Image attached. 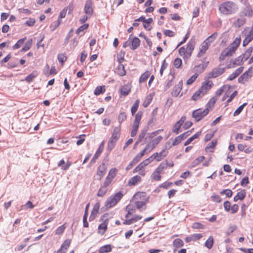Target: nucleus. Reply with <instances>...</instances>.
<instances>
[{
	"instance_id": "nucleus-1",
	"label": "nucleus",
	"mask_w": 253,
	"mask_h": 253,
	"mask_svg": "<svg viewBox=\"0 0 253 253\" xmlns=\"http://www.w3.org/2000/svg\"><path fill=\"white\" fill-rule=\"evenodd\" d=\"M220 12L223 15L235 13L238 9V5L234 2L228 1L221 3L218 7Z\"/></svg>"
},
{
	"instance_id": "nucleus-2",
	"label": "nucleus",
	"mask_w": 253,
	"mask_h": 253,
	"mask_svg": "<svg viewBox=\"0 0 253 253\" xmlns=\"http://www.w3.org/2000/svg\"><path fill=\"white\" fill-rule=\"evenodd\" d=\"M133 199L135 200V205L140 211L142 212L146 210V203L148 202V198L144 193L138 192L133 196Z\"/></svg>"
},
{
	"instance_id": "nucleus-3",
	"label": "nucleus",
	"mask_w": 253,
	"mask_h": 253,
	"mask_svg": "<svg viewBox=\"0 0 253 253\" xmlns=\"http://www.w3.org/2000/svg\"><path fill=\"white\" fill-rule=\"evenodd\" d=\"M240 42L241 38H236L226 49L221 52L219 58V61L224 60L227 56H231L238 48Z\"/></svg>"
},
{
	"instance_id": "nucleus-4",
	"label": "nucleus",
	"mask_w": 253,
	"mask_h": 253,
	"mask_svg": "<svg viewBox=\"0 0 253 253\" xmlns=\"http://www.w3.org/2000/svg\"><path fill=\"white\" fill-rule=\"evenodd\" d=\"M123 196V193L121 192H119L109 197L105 202L106 208L109 209L114 206L121 199Z\"/></svg>"
},
{
	"instance_id": "nucleus-5",
	"label": "nucleus",
	"mask_w": 253,
	"mask_h": 253,
	"mask_svg": "<svg viewBox=\"0 0 253 253\" xmlns=\"http://www.w3.org/2000/svg\"><path fill=\"white\" fill-rule=\"evenodd\" d=\"M209 112V109L208 108H206L204 110L202 109H198L193 112L192 117L195 119L196 122H198L206 116Z\"/></svg>"
},
{
	"instance_id": "nucleus-6",
	"label": "nucleus",
	"mask_w": 253,
	"mask_h": 253,
	"mask_svg": "<svg viewBox=\"0 0 253 253\" xmlns=\"http://www.w3.org/2000/svg\"><path fill=\"white\" fill-rule=\"evenodd\" d=\"M244 34L245 38L243 42V45L246 46L253 40V26L250 29H245Z\"/></svg>"
},
{
	"instance_id": "nucleus-7",
	"label": "nucleus",
	"mask_w": 253,
	"mask_h": 253,
	"mask_svg": "<svg viewBox=\"0 0 253 253\" xmlns=\"http://www.w3.org/2000/svg\"><path fill=\"white\" fill-rule=\"evenodd\" d=\"M252 69L250 68L238 78V82L244 84L249 81V79L252 77Z\"/></svg>"
},
{
	"instance_id": "nucleus-8",
	"label": "nucleus",
	"mask_w": 253,
	"mask_h": 253,
	"mask_svg": "<svg viewBox=\"0 0 253 253\" xmlns=\"http://www.w3.org/2000/svg\"><path fill=\"white\" fill-rule=\"evenodd\" d=\"M209 39H206L201 44L200 51L197 54L198 57H201L203 56L206 52L210 46V44L208 43Z\"/></svg>"
},
{
	"instance_id": "nucleus-9",
	"label": "nucleus",
	"mask_w": 253,
	"mask_h": 253,
	"mask_svg": "<svg viewBox=\"0 0 253 253\" xmlns=\"http://www.w3.org/2000/svg\"><path fill=\"white\" fill-rule=\"evenodd\" d=\"M92 0H87L84 7V13L89 17L91 16L93 14V9L92 8Z\"/></svg>"
},
{
	"instance_id": "nucleus-10",
	"label": "nucleus",
	"mask_w": 253,
	"mask_h": 253,
	"mask_svg": "<svg viewBox=\"0 0 253 253\" xmlns=\"http://www.w3.org/2000/svg\"><path fill=\"white\" fill-rule=\"evenodd\" d=\"M225 71L224 68H216L213 69L211 72L209 73V77L210 78H214L218 77L219 76L222 74Z\"/></svg>"
},
{
	"instance_id": "nucleus-11",
	"label": "nucleus",
	"mask_w": 253,
	"mask_h": 253,
	"mask_svg": "<svg viewBox=\"0 0 253 253\" xmlns=\"http://www.w3.org/2000/svg\"><path fill=\"white\" fill-rule=\"evenodd\" d=\"M107 169V167L103 163L101 164L98 168L97 171L96 176L97 179L100 180L103 177Z\"/></svg>"
},
{
	"instance_id": "nucleus-12",
	"label": "nucleus",
	"mask_w": 253,
	"mask_h": 253,
	"mask_svg": "<svg viewBox=\"0 0 253 253\" xmlns=\"http://www.w3.org/2000/svg\"><path fill=\"white\" fill-rule=\"evenodd\" d=\"M195 40L193 39H190L188 42L187 47L186 48L188 52V57H190L191 56L193 50L195 48Z\"/></svg>"
},
{
	"instance_id": "nucleus-13",
	"label": "nucleus",
	"mask_w": 253,
	"mask_h": 253,
	"mask_svg": "<svg viewBox=\"0 0 253 253\" xmlns=\"http://www.w3.org/2000/svg\"><path fill=\"white\" fill-rule=\"evenodd\" d=\"M183 85L182 81H180L173 88L171 94L172 96L177 97L180 93Z\"/></svg>"
},
{
	"instance_id": "nucleus-14",
	"label": "nucleus",
	"mask_w": 253,
	"mask_h": 253,
	"mask_svg": "<svg viewBox=\"0 0 253 253\" xmlns=\"http://www.w3.org/2000/svg\"><path fill=\"white\" fill-rule=\"evenodd\" d=\"M71 240L67 239L63 243L60 249L57 252V253H65L70 247Z\"/></svg>"
},
{
	"instance_id": "nucleus-15",
	"label": "nucleus",
	"mask_w": 253,
	"mask_h": 253,
	"mask_svg": "<svg viewBox=\"0 0 253 253\" xmlns=\"http://www.w3.org/2000/svg\"><path fill=\"white\" fill-rule=\"evenodd\" d=\"M109 223V219H105L102 223L98 226V233L101 235H103L106 232L107 226Z\"/></svg>"
},
{
	"instance_id": "nucleus-16",
	"label": "nucleus",
	"mask_w": 253,
	"mask_h": 253,
	"mask_svg": "<svg viewBox=\"0 0 253 253\" xmlns=\"http://www.w3.org/2000/svg\"><path fill=\"white\" fill-rule=\"evenodd\" d=\"M244 61L242 56H240L236 58L233 61L232 63L229 64L227 66L228 68H235L237 66L240 65L241 63Z\"/></svg>"
},
{
	"instance_id": "nucleus-17",
	"label": "nucleus",
	"mask_w": 253,
	"mask_h": 253,
	"mask_svg": "<svg viewBox=\"0 0 253 253\" xmlns=\"http://www.w3.org/2000/svg\"><path fill=\"white\" fill-rule=\"evenodd\" d=\"M244 67H240L237 69L232 74H231L227 78L229 81H232L237 77L243 71Z\"/></svg>"
},
{
	"instance_id": "nucleus-18",
	"label": "nucleus",
	"mask_w": 253,
	"mask_h": 253,
	"mask_svg": "<svg viewBox=\"0 0 253 253\" xmlns=\"http://www.w3.org/2000/svg\"><path fill=\"white\" fill-rule=\"evenodd\" d=\"M212 84V82L206 81L202 84L200 89L205 94L211 89Z\"/></svg>"
},
{
	"instance_id": "nucleus-19",
	"label": "nucleus",
	"mask_w": 253,
	"mask_h": 253,
	"mask_svg": "<svg viewBox=\"0 0 253 253\" xmlns=\"http://www.w3.org/2000/svg\"><path fill=\"white\" fill-rule=\"evenodd\" d=\"M246 19L243 16H240L233 23V26L236 28H239L243 26L246 22Z\"/></svg>"
},
{
	"instance_id": "nucleus-20",
	"label": "nucleus",
	"mask_w": 253,
	"mask_h": 253,
	"mask_svg": "<svg viewBox=\"0 0 253 253\" xmlns=\"http://www.w3.org/2000/svg\"><path fill=\"white\" fill-rule=\"evenodd\" d=\"M253 15V11L250 7H246L239 13L240 16H243L244 17H245V16L251 17Z\"/></svg>"
},
{
	"instance_id": "nucleus-21",
	"label": "nucleus",
	"mask_w": 253,
	"mask_h": 253,
	"mask_svg": "<svg viewBox=\"0 0 253 253\" xmlns=\"http://www.w3.org/2000/svg\"><path fill=\"white\" fill-rule=\"evenodd\" d=\"M168 154L167 151L166 150H162L159 153H155L153 155L154 156V159L156 160L157 162H159L161 160L163 157H165Z\"/></svg>"
},
{
	"instance_id": "nucleus-22",
	"label": "nucleus",
	"mask_w": 253,
	"mask_h": 253,
	"mask_svg": "<svg viewBox=\"0 0 253 253\" xmlns=\"http://www.w3.org/2000/svg\"><path fill=\"white\" fill-rule=\"evenodd\" d=\"M100 208V204L99 203H96L93 206V209L91 211V214L89 217V220H93L97 213Z\"/></svg>"
},
{
	"instance_id": "nucleus-23",
	"label": "nucleus",
	"mask_w": 253,
	"mask_h": 253,
	"mask_svg": "<svg viewBox=\"0 0 253 253\" xmlns=\"http://www.w3.org/2000/svg\"><path fill=\"white\" fill-rule=\"evenodd\" d=\"M104 142L103 141L100 144V146H99L98 150L96 152L92 160L91 161V163H93L94 161H95V160L97 159L98 158V157L100 156V155L101 154V153L102 151V150L104 148Z\"/></svg>"
},
{
	"instance_id": "nucleus-24",
	"label": "nucleus",
	"mask_w": 253,
	"mask_h": 253,
	"mask_svg": "<svg viewBox=\"0 0 253 253\" xmlns=\"http://www.w3.org/2000/svg\"><path fill=\"white\" fill-rule=\"evenodd\" d=\"M246 193L245 190H242L238 192L237 195L234 197V201L235 202L238 201L239 200H242L246 197Z\"/></svg>"
},
{
	"instance_id": "nucleus-25",
	"label": "nucleus",
	"mask_w": 253,
	"mask_h": 253,
	"mask_svg": "<svg viewBox=\"0 0 253 253\" xmlns=\"http://www.w3.org/2000/svg\"><path fill=\"white\" fill-rule=\"evenodd\" d=\"M140 42V41L138 38H134L130 42V48L135 50L139 46Z\"/></svg>"
},
{
	"instance_id": "nucleus-26",
	"label": "nucleus",
	"mask_w": 253,
	"mask_h": 253,
	"mask_svg": "<svg viewBox=\"0 0 253 253\" xmlns=\"http://www.w3.org/2000/svg\"><path fill=\"white\" fill-rule=\"evenodd\" d=\"M141 180V178L139 175H135L132 177L128 181V185L129 186H133L136 185L137 183L140 182Z\"/></svg>"
},
{
	"instance_id": "nucleus-27",
	"label": "nucleus",
	"mask_w": 253,
	"mask_h": 253,
	"mask_svg": "<svg viewBox=\"0 0 253 253\" xmlns=\"http://www.w3.org/2000/svg\"><path fill=\"white\" fill-rule=\"evenodd\" d=\"M208 64L209 62H207L206 63L196 66L194 67L195 71L200 73L203 72L207 68Z\"/></svg>"
},
{
	"instance_id": "nucleus-28",
	"label": "nucleus",
	"mask_w": 253,
	"mask_h": 253,
	"mask_svg": "<svg viewBox=\"0 0 253 253\" xmlns=\"http://www.w3.org/2000/svg\"><path fill=\"white\" fill-rule=\"evenodd\" d=\"M253 51V48L252 47H250L246 50L244 53L241 55L242 56V58L244 61H246L249 59Z\"/></svg>"
},
{
	"instance_id": "nucleus-29",
	"label": "nucleus",
	"mask_w": 253,
	"mask_h": 253,
	"mask_svg": "<svg viewBox=\"0 0 253 253\" xmlns=\"http://www.w3.org/2000/svg\"><path fill=\"white\" fill-rule=\"evenodd\" d=\"M112 248L110 245L102 246L99 250V253H107L111 252Z\"/></svg>"
},
{
	"instance_id": "nucleus-30",
	"label": "nucleus",
	"mask_w": 253,
	"mask_h": 253,
	"mask_svg": "<svg viewBox=\"0 0 253 253\" xmlns=\"http://www.w3.org/2000/svg\"><path fill=\"white\" fill-rule=\"evenodd\" d=\"M163 139V137L161 136H159L157 138L153 139L152 141L150 142L152 144V146H151L150 150H152L158 144L160 141Z\"/></svg>"
},
{
	"instance_id": "nucleus-31",
	"label": "nucleus",
	"mask_w": 253,
	"mask_h": 253,
	"mask_svg": "<svg viewBox=\"0 0 253 253\" xmlns=\"http://www.w3.org/2000/svg\"><path fill=\"white\" fill-rule=\"evenodd\" d=\"M201 134V131H198L195 134H194L192 136L188 138L184 143V145L186 146L189 144L193 140L195 139L198 138Z\"/></svg>"
},
{
	"instance_id": "nucleus-32",
	"label": "nucleus",
	"mask_w": 253,
	"mask_h": 253,
	"mask_svg": "<svg viewBox=\"0 0 253 253\" xmlns=\"http://www.w3.org/2000/svg\"><path fill=\"white\" fill-rule=\"evenodd\" d=\"M135 21H142L143 24V26L145 29H147V26L146 23H151L153 21V19L151 18H149L148 19H146L144 17L141 16L139 18L135 20Z\"/></svg>"
},
{
	"instance_id": "nucleus-33",
	"label": "nucleus",
	"mask_w": 253,
	"mask_h": 253,
	"mask_svg": "<svg viewBox=\"0 0 253 253\" xmlns=\"http://www.w3.org/2000/svg\"><path fill=\"white\" fill-rule=\"evenodd\" d=\"M130 91V87L128 85H125L123 86L120 89L121 93L125 96L128 94Z\"/></svg>"
},
{
	"instance_id": "nucleus-34",
	"label": "nucleus",
	"mask_w": 253,
	"mask_h": 253,
	"mask_svg": "<svg viewBox=\"0 0 253 253\" xmlns=\"http://www.w3.org/2000/svg\"><path fill=\"white\" fill-rule=\"evenodd\" d=\"M205 94L200 89V88L192 96V99L194 101L197 100L202 97Z\"/></svg>"
},
{
	"instance_id": "nucleus-35",
	"label": "nucleus",
	"mask_w": 253,
	"mask_h": 253,
	"mask_svg": "<svg viewBox=\"0 0 253 253\" xmlns=\"http://www.w3.org/2000/svg\"><path fill=\"white\" fill-rule=\"evenodd\" d=\"M214 243V239L212 236H210L205 243V246L209 249L212 248Z\"/></svg>"
},
{
	"instance_id": "nucleus-36",
	"label": "nucleus",
	"mask_w": 253,
	"mask_h": 253,
	"mask_svg": "<svg viewBox=\"0 0 253 253\" xmlns=\"http://www.w3.org/2000/svg\"><path fill=\"white\" fill-rule=\"evenodd\" d=\"M120 137V130L118 127H115L110 139L117 141Z\"/></svg>"
},
{
	"instance_id": "nucleus-37",
	"label": "nucleus",
	"mask_w": 253,
	"mask_h": 253,
	"mask_svg": "<svg viewBox=\"0 0 253 253\" xmlns=\"http://www.w3.org/2000/svg\"><path fill=\"white\" fill-rule=\"evenodd\" d=\"M173 246L176 248H179L184 246V242L181 239L177 238L173 241Z\"/></svg>"
},
{
	"instance_id": "nucleus-38",
	"label": "nucleus",
	"mask_w": 253,
	"mask_h": 253,
	"mask_svg": "<svg viewBox=\"0 0 253 253\" xmlns=\"http://www.w3.org/2000/svg\"><path fill=\"white\" fill-rule=\"evenodd\" d=\"M161 173L160 171L156 169L152 174V178L156 181L160 180L161 178Z\"/></svg>"
},
{
	"instance_id": "nucleus-39",
	"label": "nucleus",
	"mask_w": 253,
	"mask_h": 253,
	"mask_svg": "<svg viewBox=\"0 0 253 253\" xmlns=\"http://www.w3.org/2000/svg\"><path fill=\"white\" fill-rule=\"evenodd\" d=\"M179 54L181 56H183L184 58L188 57V52L186 48L184 46L181 47L178 50Z\"/></svg>"
},
{
	"instance_id": "nucleus-40",
	"label": "nucleus",
	"mask_w": 253,
	"mask_h": 253,
	"mask_svg": "<svg viewBox=\"0 0 253 253\" xmlns=\"http://www.w3.org/2000/svg\"><path fill=\"white\" fill-rule=\"evenodd\" d=\"M117 71L118 74L121 76H125L126 74L124 66L122 64L118 65Z\"/></svg>"
},
{
	"instance_id": "nucleus-41",
	"label": "nucleus",
	"mask_w": 253,
	"mask_h": 253,
	"mask_svg": "<svg viewBox=\"0 0 253 253\" xmlns=\"http://www.w3.org/2000/svg\"><path fill=\"white\" fill-rule=\"evenodd\" d=\"M105 91V89L104 86H98L95 88L94 90V94L95 95H99Z\"/></svg>"
},
{
	"instance_id": "nucleus-42",
	"label": "nucleus",
	"mask_w": 253,
	"mask_h": 253,
	"mask_svg": "<svg viewBox=\"0 0 253 253\" xmlns=\"http://www.w3.org/2000/svg\"><path fill=\"white\" fill-rule=\"evenodd\" d=\"M108 190L107 188L101 185L99 189L97 195L98 197H103L105 195Z\"/></svg>"
},
{
	"instance_id": "nucleus-43",
	"label": "nucleus",
	"mask_w": 253,
	"mask_h": 253,
	"mask_svg": "<svg viewBox=\"0 0 253 253\" xmlns=\"http://www.w3.org/2000/svg\"><path fill=\"white\" fill-rule=\"evenodd\" d=\"M117 141L111 139L110 138L109 141L107 144V150L108 151H111L115 147Z\"/></svg>"
},
{
	"instance_id": "nucleus-44",
	"label": "nucleus",
	"mask_w": 253,
	"mask_h": 253,
	"mask_svg": "<svg viewBox=\"0 0 253 253\" xmlns=\"http://www.w3.org/2000/svg\"><path fill=\"white\" fill-rule=\"evenodd\" d=\"M118 170L116 168L111 169L108 173L107 177H109L112 180L116 176Z\"/></svg>"
},
{
	"instance_id": "nucleus-45",
	"label": "nucleus",
	"mask_w": 253,
	"mask_h": 253,
	"mask_svg": "<svg viewBox=\"0 0 253 253\" xmlns=\"http://www.w3.org/2000/svg\"><path fill=\"white\" fill-rule=\"evenodd\" d=\"M32 44V40H28L25 44L24 47L21 50V51H26L30 49Z\"/></svg>"
},
{
	"instance_id": "nucleus-46",
	"label": "nucleus",
	"mask_w": 253,
	"mask_h": 253,
	"mask_svg": "<svg viewBox=\"0 0 253 253\" xmlns=\"http://www.w3.org/2000/svg\"><path fill=\"white\" fill-rule=\"evenodd\" d=\"M205 159L204 156H200L197 159H196L195 160L193 161L192 163V167H195L196 166L198 165L201 162H202Z\"/></svg>"
},
{
	"instance_id": "nucleus-47",
	"label": "nucleus",
	"mask_w": 253,
	"mask_h": 253,
	"mask_svg": "<svg viewBox=\"0 0 253 253\" xmlns=\"http://www.w3.org/2000/svg\"><path fill=\"white\" fill-rule=\"evenodd\" d=\"M150 76V73L148 71H146L142 74L140 78L139 82L140 83L145 82Z\"/></svg>"
},
{
	"instance_id": "nucleus-48",
	"label": "nucleus",
	"mask_w": 253,
	"mask_h": 253,
	"mask_svg": "<svg viewBox=\"0 0 253 253\" xmlns=\"http://www.w3.org/2000/svg\"><path fill=\"white\" fill-rule=\"evenodd\" d=\"M217 98L216 97H213L209 101L206 105V108H211L213 107Z\"/></svg>"
},
{
	"instance_id": "nucleus-49",
	"label": "nucleus",
	"mask_w": 253,
	"mask_h": 253,
	"mask_svg": "<svg viewBox=\"0 0 253 253\" xmlns=\"http://www.w3.org/2000/svg\"><path fill=\"white\" fill-rule=\"evenodd\" d=\"M139 104V100H136L131 108V113L133 115L137 111Z\"/></svg>"
},
{
	"instance_id": "nucleus-50",
	"label": "nucleus",
	"mask_w": 253,
	"mask_h": 253,
	"mask_svg": "<svg viewBox=\"0 0 253 253\" xmlns=\"http://www.w3.org/2000/svg\"><path fill=\"white\" fill-rule=\"evenodd\" d=\"M126 210L127 211V213L125 216L126 218H128L130 215L134 212V211L133 210L132 207L130 205H127L126 207Z\"/></svg>"
},
{
	"instance_id": "nucleus-51",
	"label": "nucleus",
	"mask_w": 253,
	"mask_h": 253,
	"mask_svg": "<svg viewBox=\"0 0 253 253\" xmlns=\"http://www.w3.org/2000/svg\"><path fill=\"white\" fill-rule=\"evenodd\" d=\"M139 161V160L137 159V157H135L133 160L130 162V163L128 165V166L126 167V169L128 170L130 169L134 165L136 164Z\"/></svg>"
},
{
	"instance_id": "nucleus-52",
	"label": "nucleus",
	"mask_w": 253,
	"mask_h": 253,
	"mask_svg": "<svg viewBox=\"0 0 253 253\" xmlns=\"http://www.w3.org/2000/svg\"><path fill=\"white\" fill-rule=\"evenodd\" d=\"M182 125L179 122H177L173 126L172 132L175 134H178L179 129L181 128Z\"/></svg>"
},
{
	"instance_id": "nucleus-53",
	"label": "nucleus",
	"mask_w": 253,
	"mask_h": 253,
	"mask_svg": "<svg viewBox=\"0 0 253 253\" xmlns=\"http://www.w3.org/2000/svg\"><path fill=\"white\" fill-rule=\"evenodd\" d=\"M25 38H22L19 40L17 42L12 46L13 49H17L20 47L23 44Z\"/></svg>"
},
{
	"instance_id": "nucleus-54",
	"label": "nucleus",
	"mask_w": 253,
	"mask_h": 253,
	"mask_svg": "<svg viewBox=\"0 0 253 253\" xmlns=\"http://www.w3.org/2000/svg\"><path fill=\"white\" fill-rule=\"evenodd\" d=\"M247 105V103H244V104H243L242 105H241L240 106H239L235 111V112H234V114L233 115L234 116H236L238 115H239L241 112L242 111V110H243L244 108L245 107V106H246V105Z\"/></svg>"
},
{
	"instance_id": "nucleus-55",
	"label": "nucleus",
	"mask_w": 253,
	"mask_h": 253,
	"mask_svg": "<svg viewBox=\"0 0 253 253\" xmlns=\"http://www.w3.org/2000/svg\"><path fill=\"white\" fill-rule=\"evenodd\" d=\"M139 127V124H134L132 126V128L131 132V136L134 137L136 135L138 129Z\"/></svg>"
},
{
	"instance_id": "nucleus-56",
	"label": "nucleus",
	"mask_w": 253,
	"mask_h": 253,
	"mask_svg": "<svg viewBox=\"0 0 253 253\" xmlns=\"http://www.w3.org/2000/svg\"><path fill=\"white\" fill-rule=\"evenodd\" d=\"M142 116V112L139 111L135 115L134 124H139Z\"/></svg>"
},
{
	"instance_id": "nucleus-57",
	"label": "nucleus",
	"mask_w": 253,
	"mask_h": 253,
	"mask_svg": "<svg viewBox=\"0 0 253 253\" xmlns=\"http://www.w3.org/2000/svg\"><path fill=\"white\" fill-rule=\"evenodd\" d=\"M168 165V163L167 162L166 163H162L156 169L162 173L164 169L167 168Z\"/></svg>"
},
{
	"instance_id": "nucleus-58",
	"label": "nucleus",
	"mask_w": 253,
	"mask_h": 253,
	"mask_svg": "<svg viewBox=\"0 0 253 253\" xmlns=\"http://www.w3.org/2000/svg\"><path fill=\"white\" fill-rule=\"evenodd\" d=\"M146 131H147V130L146 129H143L141 133L139 134V137L137 139V141L135 143V144H138V143H139L141 141V140L144 138V137H145V134L146 133Z\"/></svg>"
},
{
	"instance_id": "nucleus-59",
	"label": "nucleus",
	"mask_w": 253,
	"mask_h": 253,
	"mask_svg": "<svg viewBox=\"0 0 253 253\" xmlns=\"http://www.w3.org/2000/svg\"><path fill=\"white\" fill-rule=\"evenodd\" d=\"M198 75L197 74H195L192 76H191L186 82V84L188 85L191 84L197 79Z\"/></svg>"
},
{
	"instance_id": "nucleus-60",
	"label": "nucleus",
	"mask_w": 253,
	"mask_h": 253,
	"mask_svg": "<svg viewBox=\"0 0 253 253\" xmlns=\"http://www.w3.org/2000/svg\"><path fill=\"white\" fill-rule=\"evenodd\" d=\"M174 66L176 68H179L182 65V60L179 58H176L173 62Z\"/></svg>"
},
{
	"instance_id": "nucleus-61",
	"label": "nucleus",
	"mask_w": 253,
	"mask_h": 253,
	"mask_svg": "<svg viewBox=\"0 0 253 253\" xmlns=\"http://www.w3.org/2000/svg\"><path fill=\"white\" fill-rule=\"evenodd\" d=\"M65 229V226L64 225H62L59 227H58L55 231V234L57 235L62 234Z\"/></svg>"
},
{
	"instance_id": "nucleus-62",
	"label": "nucleus",
	"mask_w": 253,
	"mask_h": 253,
	"mask_svg": "<svg viewBox=\"0 0 253 253\" xmlns=\"http://www.w3.org/2000/svg\"><path fill=\"white\" fill-rule=\"evenodd\" d=\"M126 118V115L125 113L122 112L121 113L118 117V121L120 123H122L124 121Z\"/></svg>"
},
{
	"instance_id": "nucleus-63",
	"label": "nucleus",
	"mask_w": 253,
	"mask_h": 253,
	"mask_svg": "<svg viewBox=\"0 0 253 253\" xmlns=\"http://www.w3.org/2000/svg\"><path fill=\"white\" fill-rule=\"evenodd\" d=\"M61 24V20L58 19V20L52 23L51 25V31H54L55 29H56Z\"/></svg>"
},
{
	"instance_id": "nucleus-64",
	"label": "nucleus",
	"mask_w": 253,
	"mask_h": 253,
	"mask_svg": "<svg viewBox=\"0 0 253 253\" xmlns=\"http://www.w3.org/2000/svg\"><path fill=\"white\" fill-rule=\"evenodd\" d=\"M225 194L227 197H231L232 196L233 192L230 189L223 190L220 192V194Z\"/></svg>"
}]
</instances>
